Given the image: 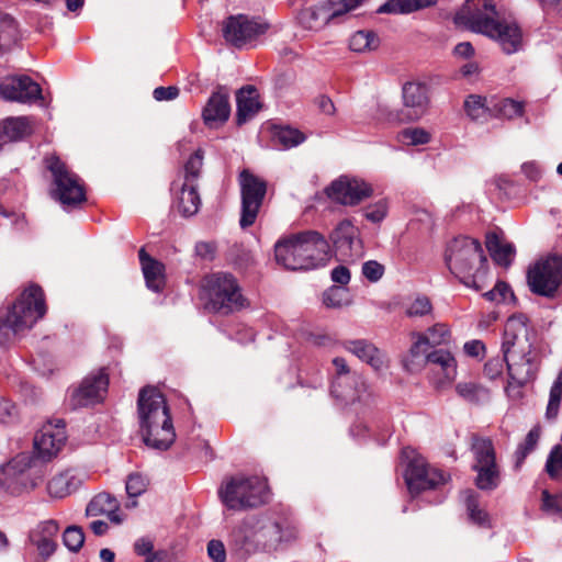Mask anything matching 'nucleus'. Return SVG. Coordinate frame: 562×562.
<instances>
[{"mask_svg": "<svg viewBox=\"0 0 562 562\" xmlns=\"http://www.w3.org/2000/svg\"><path fill=\"white\" fill-rule=\"evenodd\" d=\"M207 555L213 562H225L226 550L221 540H211L207 543Z\"/></svg>", "mask_w": 562, "mask_h": 562, "instance_id": "338daca9", "label": "nucleus"}, {"mask_svg": "<svg viewBox=\"0 0 562 562\" xmlns=\"http://www.w3.org/2000/svg\"><path fill=\"white\" fill-rule=\"evenodd\" d=\"M430 347L446 345L451 338L449 327L443 323H437L429 327L425 333Z\"/></svg>", "mask_w": 562, "mask_h": 562, "instance_id": "4d7b16f0", "label": "nucleus"}, {"mask_svg": "<svg viewBox=\"0 0 562 562\" xmlns=\"http://www.w3.org/2000/svg\"><path fill=\"white\" fill-rule=\"evenodd\" d=\"M379 44V37L371 30L357 31L349 40L350 49L358 53L376 49Z\"/></svg>", "mask_w": 562, "mask_h": 562, "instance_id": "de8ad7c7", "label": "nucleus"}, {"mask_svg": "<svg viewBox=\"0 0 562 562\" xmlns=\"http://www.w3.org/2000/svg\"><path fill=\"white\" fill-rule=\"evenodd\" d=\"M562 400V370L551 385L549 401L546 409V418L554 420L558 417L560 404Z\"/></svg>", "mask_w": 562, "mask_h": 562, "instance_id": "603ef678", "label": "nucleus"}, {"mask_svg": "<svg viewBox=\"0 0 562 562\" xmlns=\"http://www.w3.org/2000/svg\"><path fill=\"white\" fill-rule=\"evenodd\" d=\"M30 133L31 126L26 117H8L0 124V145L21 140Z\"/></svg>", "mask_w": 562, "mask_h": 562, "instance_id": "c9c22d12", "label": "nucleus"}, {"mask_svg": "<svg viewBox=\"0 0 562 562\" xmlns=\"http://www.w3.org/2000/svg\"><path fill=\"white\" fill-rule=\"evenodd\" d=\"M203 166V151L201 149L195 150L186 161L183 171L176 179L187 183L198 184L201 176Z\"/></svg>", "mask_w": 562, "mask_h": 562, "instance_id": "49530a36", "label": "nucleus"}, {"mask_svg": "<svg viewBox=\"0 0 562 562\" xmlns=\"http://www.w3.org/2000/svg\"><path fill=\"white\" fill-rule=\"evenodd\" d=\"M541 496V509L549 515L562 517V494L552 495L548 490H543Z\"/></svg>", "mask_w": 562, "mask_h": 562, "instance_id": "680f3d73", "label": "nucleus"}, {"mask_svg": "<svg viewBox=\"0 0 562 562\" xmlns=\"http://www.w3.org/2000/svg\"><path fill=\"white\" fill-rule=\"evenodd\" d=\"M527 284L533 294L554 297L559 289H562V256H548L530 265Z\"/></svg>", "mask_w": 562, "mask_h": 562, "instance_id": "f8f14e48", "label": "nucleus"}, {"mask_svg": "<svg viewBox=\"0 0 562 562\" xmlns=\"http://www.w3.org/2000/svg\"><path fill=\"white\" fill-rule=\"evenodd\" d=\"M259 94L254 86H245L236 93V123L243 125L252 119L261 109Z\"/></svg>", "mask_w": 562, "mask_h": 562, "instance_id": "cd10ccee", "label": "nucleus"}, {"mask_svg": "<svg viewBox=\"0 0 562 562\" xmlns=\"http://www.w3.org/2000/svg\"><path fill=\"white\" fill-rule=\"evenodd\" d=\"M503 356L513 381L524 385L535 378L537 366L530 340L528 347L521 348L520 345H516L513 352Z\"/></svg>", "mask_w": 562, "mask_h": 562, "instance_id": "412c9836", "label": "nucleus"}, {"mask_svg": "<svg viewBox=\"0 0 562 562\" xmlns=\"http://www.w3.org/2000/svg\"><path fill=\"white\" fill-rule=\"evenodd\" d=\"M471 451L474 457V463L472 467L492 465V463H497L495 448L490 438L472 435Z\"/></svg>", "mask_w": 562, "mask_h": 562, "instance_id": "4c0bfd02", "label": "nucleus"}, {"mask_svg": "<svg viewBox=\"0 0 562 562\" xmlns=\"http://www.w3.org/2000/svg\"><path fill=\"white\" fill-rule=\"evenodd\" d=\"M109 386V376L104 369L87 375L81 383L71 389L69 404L72 408L94 405L104 400Z\"/></svg>", "mask_w": 562, "mask_h": 562, "instance_id": "a211bd4d", "label": "nucleus"}, {"mask_svg": "<svg viewBox=\"0 0 562 562\" xmlns=\"http://www.w3.org/2000/svg\"><path fill=\"white\" fill-rule=\"evenodd\" d=\"M483 296L490 302L502 303L506 302L508 297L513 299L514 293L506 282L497 281L494 288L485 292Z\"/></svg>", "mask_w": 562, "mask_h": 562, "instance_id": "0e129e2a", "label": "nucleus"}, {"mask_svg": "<svg viewBox=\"0 0 562 562\" xmlns=\"http://www.w3.org/2000/svg\"><path fill=\"white\" fill-rule=\"evenodd\" d=\"M341 387V390H348L351 387L355 389V392L348 397L335 396L337 400L341 401L346 405H355L356 403H359L364 406L363 411H361L362 417H358V419L351 425L350 435L358 439L375 437V441L379 445H384L386 437H390V431L384 423L381 424L375 416H371L374 400L368 392L363 378L361 376V385L349 382L342 384Z\"/></svg>", "mask_w": 562, "mask_h": 562, "instance_id": "6e6552de", "label": "nucleus"}, {"mask_svg": "<svg viewBox=\"0 0 562 562\" xmlns=\"http://www.w3.org/2000/svg\"><path fill=\"white\" fill-rule=\"evenodd\" d=\"M66 439L65 426L60 420L55 425L52 423L44 425L34 437L32 458L38 465H43V462H48L58 454Z\"/></svg>", "mask_w": 562, "mask_h": 562, "instance_id": "f3484780", "label": "nucleus"}, {"mask_svg": "<svg viewBox=\"0 0 562 562\" xmlns=\"http://www.w3.org/2000/svg\"><path fill=\"white\" fill-rule=\"evenodd\" d=\"M530 330L527 326V317L522 314L509 317L505 324L502 352L510 353L516 345L521 348L529 346Z\"/></svg>", "mask_w": 562, "mask_h": 562, "instance_id": "393cba45", "label": "nucleus"}, {"mask_svg": "<svg viewBox=\"0 0 562 562\" xmlns=\"http://www.w3.org/2000/svg\"><path fill=\"white\" fill-rule=\"evenodd\" d=\"M335 250L342 257H358L361 254V240L358 228L349 221H341L330 233Z\"/></svg>", "mask_w": 562, "mask_h": 562, "instance_id": "4be33fe9", "label": "nucleus"}, {"mask_svg": "<svg viewBox=\"0 0 562 562\" xmlns=\"http://www.w3.org/2000/svg\"><path fill=\"white\" fill-rule=\"evenodd\" d=\"M445 261L450 272L465 286L474 291L484 288L487 258L481 243L469 236L453 238L447 246Z\"/></svg>", "mask_w": 562, "mask_h": 562, "instance_id": "7ed1b4c3", "label": "nucleus"}, {"mask_svg": "<svg viewBox=\"0 0 562 562\" xmlns=\"http://www.w3.org/2000/svg\"><path fill=\"white\" fill-rule=\"evenodd\" d=\"M45 314L43 290L37 285H30L13 303L5 317L0 318V342L32 328Z\"/></svg>", "mask_w": 562, "mask_h": 562, "instance_id": "39448f33", "label": "nucleus"}, {"mask_svg": "<svg viewBox=\"0 0 562 562\" xmlns=\"http://www.w3.org/2000/svg\"><path fill=\"white\" fill-rule=\"evenodd\" d=\"M82 480L71 470L54 475L47 483V492L54 498H64L77 491Z\"/></svg>", "mask_w": 562, "mask_h": 562, "instance_id": "72a5a7b5", "label": "nucleus"}, {"mask_svg": "<svg viewBox=\"0 0 562 562\" xmlns=\"http://www.w3.org/2000/svg\"><path fill=\"white\" fill-rule=\"evenodd\" d=\"M143 443L153 450L167 451L176 440L169 406L154 386L143 387Z\"/></svg>", "mask_w": 562, "mask_h": 562, "instance_id": "20e7f679", "label": "nucleus"}, {"mask_svg": "<svg viewBox=\"0 0 562 562\" xmlns=\"http://www.w3.org/2000/svg\"><path fill=\"white\" fill-rule=\"evenodd\" d=\"M426 364L435 366L440 369L442 378L438 381V387L446 383H451L457 378V360L448 350L436 349L431 351L426 356Z\"/></svg>", "mask_w": 562, "mask_h": 562, "instance_id": "2f4dec72", "label": "nucleus"}, {"mask_svg": "<svg viewBox=\"0 0 562 562\" xmlns=\"http://www.w3.org/2000/svg\"><path fill=\"white\" fill-rule=\"evenodd\" d=\"M522 103L513 99H502L493 102V115L514 119L522 114Z\"/></svg>", "mask_w": 562, "mask_h": 562, "instance_id": "864d4df0", "label": "nucleus"}, {"mask_svg": "<svg viewBox=\"0 0 562 562\" xmlns=\"http://www.w3.org/2000/svg\"><path fill=\"white\" fill-rule=\"evenodd\" d=\"M404 313L408 318H423L434 312L430 299L425 294H415L404 303Z\"/></svg>", "mask_w": 562, "mask_h": 562, "instance_id": "c03bdc74", "label": "nucleus"}, {"mask_svg": "<svg viewBox=\"0 0 562 562\" xmlns=\"http://www.w3.org/2000/svg\"><path fill=\"white\" fill-rule=\"evenodd\" d=\"M362 274L370 282H378L384 274V266L376 260H368L362 263Z\"/></svg>", "mask_w": 562, "mask_h": 562, "instance_id": "69168bd1", "label": "nucleus"}, {"mask_svg": "<svg viewBox=\"0 0 562 562\" xmlns=\"http://www.w3.org/2000/svg\"><path fill=\"white\" fill-rule=\"evenodd\" d=\"M120 503L110 493L102 492L97 494L87 505L86 515L88 517H98L105 515L112 522L120 524L122 518L119 515Z\"/></svg>", "mask_w": 562, "mask_h": 562, "instance_id": "c756f323", "label": "nucleus"}, {"mask_svg": "<svg viewBox=\"0 0 562 562\" xmlns=\"http://www.w3.org/2000/svg\"><path fill=\"white\" fill-rule=\"evenodd\" d=\"M59 524L54 519L41 521L31 532L30 541L36 547L38 554L47 559L57 548L56 537Z\"/></svg>", "mask_w": 562, "mask_h": 562, "instance_id": "a878e982", "label": "nucleus"}, {"mask_svg": "<svg viewBox=\"0 0 562 562\" xmlns=\"http://www.w3.org/2000/svg\"><path fill=\"white\" fill-rule=\"evenodd\" d=\"M456 392L461 398L474 405H483L491 400L490 390L475 382H459Z\"/></svg>", "mask_w": 562, "mask_h": 562, "instance_id": "a19ab883", "label": "nucleus"}, {"mask_svg": "<svg viewBox=\"0 0 562 562\" xmlns=\"http://www.w3.org/2000/svg\"><path fill=\"white\" fill-rule=\"evenodd\" d=\"M402 459L406 461L404 479L407 490L412 496L428 490H436L446 482L443 472L428 468L425 459L417 454L414 449L406 447L402 449Z\"/></svg>", "mask_w": 562, "mask_h": 562, "instance_id": "9b49d317", "label": "nucleus"}, {"mask_svg": "<svg viewBox=\"0 0 562 562\" xmlns=\"http://www.w3.org/2000/svg\"><path fill=\"white\" fill-rule=\"evenodd\" d=\"M403 106L393 120L400 123L414 122L423 117L428 109L427 87L420 82H406L402 89Z\"/></svg>", "mask_w": 562, "mask_h": 562, "instance_id": "6ab92c4d", "label": "nucleus"}, {"mask_svg": "<svg viewBox=\"0 0 562 562\" xmlns=\"http://www.w3.org/2000/svg\"><path fill=\"white\" fill-rule=\"evenodd\" d=\"M305 140V136L296 128L289 126L278 127L273 132V142L279 149H290Z\"/></svg>", "mask_w": 562, "mask_h": 562, "instance_id": "a18cd8bd", "label": "nucleus"}, {"mask_svg": "<svg viewBox=\"0 0 562 562\" xmlns=\"http://www.w3.org/2000/svg\"><path fill=\"white\" fill-rule=\"evenodd\" d=\"M63 543L71 552H78L85 543V533L81 527L68 526L63 533Z\"/></svg>", "mask_w": 562, "mask_h": 562, "instance_id": "6e6d98bb", "label": "nucleus"}, {"mask_svg": "<svg viewBox=\"0 0 562 562\" xmlns=\"http://www.w3.org/2000/svg\"><path fill=\"white\" fill-rule=\"evenodd\" d=\"M229 546L239 559H246L261 550L254 517L245 519L231 535Z\"/></svg>", "mask_w": 562, "mask_h": 562, "instance_id": "b1692460", "label": "nucleus"}, {"mask_svg": "<svg viewBox=\"0 0 562 562\" xmlns=\"http://www.w3.org/2000/svg\"><path fill=\"white\" fill-rule=\"evenodd\" d=\"M143 278L148 290L158 294L164 292L167 283L166 267L161 261L146 252L144 248Z\"/></svg>", "mask_w": 562, "mask_h": 562, "instance_id": "c85d7f7f", "label": "nucleus"}, {"mask_svg": "<svg viewBox=\"0 0 562 562\" xmlns=\"http://www.w3.org/2000/svg\"><path fill=\"white\" fill-rule=\"evenodd\" d=\"M241 196L239 225L243 229L255 224L267 193V183L247 169L239 173Z\"/></svg>", "mask_w": 562, "mask_h": 562, "instance_id": "ddd939ff", "label": "nucleus"}, {"mask_svg": "<svg viewBox=\"0 0 562 562\" xmlns=\"http://www.w3.org/2000/svg\"><path fill=\"white\" fill-rule=\"evenodd\" d=\"M438 0H387L379 7L378 13L409 14L426 8H430Z\"/></svg>", "mask_w": 562, "mask_h": 562, "instance_id": "e433bc0d", "label": "nucleus"}, {"mask_svg": "<svg viewBox=\"0 0 562 562\" xmlns=\"http://www.w3.org/2000/svg\"><path fill=\"white\" fill-rule=\"evenodd\" d=\"M402 139L412 146L425 145L430 142V133L422 127L405 128L401 133Z\"/></svg>", "mask_w": 562, "mask_h": 562, "instance_id": "bf43d9fd", "label": "nucleus"}, {"mask_svg": "<svg viewBox=\"0 0 562 562\" xmlns=\"http://www.w3.org/2000/svg\"><path fill=\"white\" fill-rule=\"evenodd\" d=\"M218 496L228 509L241 510L266 503L268 487L266 481L257 475H236L222 483Z\"/></svg>", "mask_w": 562, "mask_h": 562, "instance_id": "0eeeda50", "label": "nucleus"}, {"mask_svg": "<svg viewBox=\"0 0 562 562\" xmlns=\"http://www.w3.org/2000/svg\"><path fill=\"white\" fill-rule=\"evenodd\" d=\"M268 30V24L246 14L228 16L223 25V36L226 42L240 48L257 40Z\"/></svg>", "mask_w": 562, "mask_h": 562, "instance_id": "2eb2a0df", "label": "nucleus"}, {"mask_svg": "<svg viewBox=\"0 0 562 562\" xmlns=\"http://www.w3.org/2000/svg\"><path fill=\"white\" fill-rule=\"evenodd\" d=\"M325 193L335 203L353 206L370 198L373 189L362 179L340 176L325 189Z\"/></svg>", "mask_w": 562, "mask_h": 562, "instance_id": "dca6fc26", "label": "nucleus"}, {"mask_svg": "<svg viewBox=\"0 0 562 562\" xmlns=\"http://www.w3.org/2000/svg\"><path fill=\"white\" fill-rule=\"evenodd\" d=\"M329 241L316 231H306L274 245V257L288 270H310L325 265L330 255Z\"/></svg>", "mask_w": 562, "mask_h": 562, "instance_id": "f03ea898", "label": "nucleus"}, {"mask_svg": "<svg viewBox=\"0 0 562 562\" xmlns=\"http://www.w3.org/2000/svg\"><path fill=\"white\" fill-rule=\"evenodd\" d=\"M544 471L552 481L562 482V446L554 445L546 460Z\"/></svg>", "mask_w": 562, "mask_h": 562, "instance_id": "3c124183", "label": "nucleus"}, {"mask_svg": "<svg viewBox=\"0 0 562 562\" xmlns=\"http://www.w3.org/2000/svg\"><path fill=\"white\" fill-rule=\"evenodd\" d=\"M472 3L468 14V24L476 33L494 40L503 53L513 55L524 48V35L517 21L502 9L494 0H468Z\"/></svg>", "mask_w": 562, "mask_h": 562, "instance_id": "f257e3e1", "label": "nucleus"}, {"mask_svg": "<svg viewBox=\"0 0 562 562\" xmlns=\"http://www.w3.org/2000/svg\"><path fill=\"white\" fill-rule=\"evenodd\" d=\"M540 439V429L538 427L531 428L526 435L522 442H520L515 451V467L519 468L524 463L525 459L538 446Z\"/></svg>", "mask_w": 562, "mask_h": 562, "instance_id": "09e8293b", "label": "nucleus"}, {"mask_svg": "<svg viewBox=\"0 0 562 562\" xmlns=\"http://www.w3.org/2000/svg\"><path fill=\"white\" fill-rule=\"evenodd\" d=\"M476 472L475 485L482 491H493L501 482V470L497 463L492 465L472 467Z\"/></svg>", "mask_w": 562, "mask_h": 562, "instance_id": "37998d69", "label": "nucleus"}, {"mask_svg": "<svg viewBox=\"0 0 562 562\" xmlns=\"http://www.w3.org/2000/svg\"><path fill=\"white\" fill-rule=\"evenodd\" d=\"M485 245L495 263L506 268L512 265L516 254L512 243L503 241L497 233L490 232L486 234Z\"/></svg>", "mask_w": 562, "mask_h": 562, "instance_id": "473e14b6", "label": "nucleus"}, {"mask_svg": "<svg viewBox=\"0 0 562 562\" xmlns=\"http://www.w3.org/2000/svg\"><path fill=\"white\" fill-rule=\"evenodd\" d=\"M44 474L45 468L38 465L30 453L22 452L0 467V488L18 495L35 488L43 481Z\"/></svg>", "mask_w": 562, "mask_h": 562, "instance_id": "1a4fd4ad", "label": "nucleus"}, {"mask_svg": "<svg viewBox=\"0 0 562 562\" xmlns=\"http://www.w3.org/2000/svg\"><path fill=\"white\" fill-rule=\"evenodd\" d=\"M412 346L408 350V356L405 359V367L412 371L416 366L426 364V356L429 355V344L426 339V335L419 331L412 333Z\"/></svg>", "mask_w": 562, "mask_h": 562, "instance_id": "58836bf2", "label": "nucleus"}, {"mask_svg": "<svg viewBox=\"0 0 562 562\" xmlns=\"http://www.w3.org/2000/svg\"><path fill=\"white\" fill-rule=\"evenodd\" d=\"M202 296L211 311L222 315L238 312L248 305L238 280L228 272L206 276L202 284Z\"/></svg>", "mask_w": 562, "mask_h": 562, "instance_id": "423d86ee", "label": "nucleus"}, {"mask_svg": "<svg viewBox=\"0 0 562 562\" xmlns=\"http://www.w3.org/2000/svg\"><path fill=\"white\" fill-rule=\"evenodd\" d=\"M387 210V201L382 199L373 204L368 205L363 210V216L371 223H380L386 217Z\"/></svg>", "mask_w": 562, "mask_h": 562, "instance_id": "e2e57ef3", "label": "nucleus"}, {"mask_svg": "<svg viewBox=\"0 0 562 562\" xmlns=\"http://www.w3.org/2000/svg\"><path fill=\"white\" fill-rule=\"evenodd\" d=\"M344 346L346 350L353 353L361 361L370 364L375 370L383 367L382 352L370 341L366 339L348 340Z\"/></svg>", "mask_w": 562, "mask_h": 562, "instance_id": "f704fd0d", "label": "nucleus"}, {"mask_svg": "<svg viewBox=\"0 0 562 562\" xmlns=\"http://www.w3.org/2000/svg\"><path fill=\"white\" fill-rule=\"evenodd\" d=\"M351 302L348 288L331 285L323 293V303L329 308H340Z\"/></svg>", "mask_w": 562, "mask_h": 562, "instance_id": "8fccbe9b", "label": "nucleus"}, {"mask_svg": "<svg viewBox=\"0 0 562 562\" xmlns=\"http://www.w3.org/2000/svg\"><path fill=\"white\" fill-rule=\"evenodd\" d=\"M143 561L144 562H173L171 554L166 550H154V544L149 540L143 539Z\"/></svg>", "mask_w": 562, "mask_h": 562, "instance_id": "052dcab7", "label": "nucleus"}, {"mask_svg": "<svg viewBox=\"0 0 562 562\" xmlns=\"http://www.w3.org/2000/svg\"><path fill=\"white\" fill-rule=\"evenodd\" d=\"M257 538L261 550L274 551L281 544L289 543L296 537V528L289 518L254 517Z\"/></svg>", "mask_w": 562, "mask_h": 562, "instance_id": "4468645a", "label": "nucleus"}, {"mask_svg": "<svg viewBox=\"0 0 562 562\" xmlns=\"http://www.w3.org/2000/svg\"><path fill=\"white\" fill-rule=\"evenodd\" d=\"M467 115L476 122H485L493 116V102H488L485 97L480 94H470L463 103Z\"/></svg>", "mask_w": 562, "mask_h": 562, "instance_id": "ea45409f", "label": "nucleus"}, {"mask_svg": "<svg viewBox=\"0 0 562 562\" xmlns=\"http://www.w3.org/2000/svg\"><path fill=\"white\" fill-rule=\"evenodd\" d=\"M464 504L469 519L481 528H490L491 520L486 510L480 507L479 494L472 490L464 492Z\"/></svg>", "mask_w": 562, "mask_h": 562, "instance_id": "79ce46f5", "label": "nucleus"}, {"mask_svg": "<svg viewBox=\"0 0 562 562\" xmlns=\"http://www.w3.org/2000/svg\"><path fill=\"white\" fill-rule=\"evenodd\" d=\"M0 98L10 102L32 103L42 99V89L26 75L0 79Z\"/></svg>", "mask_w": 562, "mask_h": 562, "instance_id": "aec40b11", "label": "nucleus"}, {"mask_svg": "<svg viewBox=\"0 0 562 562\" xmlns=\"http://www.w3.org/2000/svg\"><path fill=\"white\" fill-rule=\"evenodd\" d=\"M46 168L53 177L52 195L65 207H75L86 201V192L80 178L55 155L45 158Z\"/></svg>", "mask_w": 562, "mask_h": 562, "instance_id": "9d476101", "label": "nucleus"}, {"mask_svg": "<svg viewBox=\"0 0 562 562\" xmlns=\"http://www.w3.org/2000/svg\"><path fill=\"white\" fill-rule=\"evenodd\" d=\"M125 493L127 496L125 507L135 508L138 505V497L140 496V475L138 473H132L127 476Z\"/></svg>", "mask_w": 562, "mask_h": 562, "instance_id": "13d9d810", "label": "nucleus"}, {"mask_svg": "<svg viewBox=\"0 0 562 562\" xmlns=\"http://www.w3.org/2000/svg\"><path fill=\"white\" fill-rule=\"evenodd\" d=\"M330 279L334 283L339 284L338 286L347 288L351 279L350 270L346 266L339 265L330 271Z\"/></svg>", "mask_w": 562, "mask_h": 562, "instance_id": "774afa93", "label": "nucleus"}, {"mask_svg": "<svg viewBox=\"0 0 562 562\" xmlns=\"http://www.w3.org/2000/svg\"><path fill=\"white\" fill-rule=\"evenodd\" d=\"M16 23L14 19L0 12V49L9 47L16 40Z\"/></svg>", "mask_w": 562, "mask_h": 562, "instance_id": "5fc2aeb1", "label": "nucleus"}, {"mask_svg": "<svg viewBox=\"0 0 562 562\" xmlns=\"http://www.w3.org/2000/svg\"><path fill=\"white\" fill-rule=\"evenodd\" d=\"M172 206L183 217L195 215L201 206L198 184L173 180L170 187Z\"/></svg>", "mask_w": 562, "mask_h": 562, "instance_id": "5701e85b", "label": "nucleus"}, {"mask_svg": "<svg viewBox=\"0 0 562 562\" xmlns=\"http://www.w3.org/2000/svg\"><path fill=\"white\" fill-rule=\"evenodd\" d=\"M333 366L335 367L336 375L331 382V395L342 397L350 396L355 392V389L341 390L342 384L353 382L361 385V375L357 372H351L346 360L341 357L334 358Z\"/></svg>", "mask_w": 562, "mask_h": 562, "instance_id": "7c9ffc66", "label": "nucleus"}, {"mask_svg": "<svg viewBox=\"0 0 562 562\" xmlns=\"http://www.w3.org/2000/svg\"><path fill=\"white\" fill-rule=\"evenodd\" d=\"M231 114V104L228 93L220 88L209 98L202 111L204 124L209 127H217L224 124Z\"/></svg>", "mask_w": 562, "mask_h": 562, "instance_id": "bb28decb", "label": "nucleus"}]
</instances>
